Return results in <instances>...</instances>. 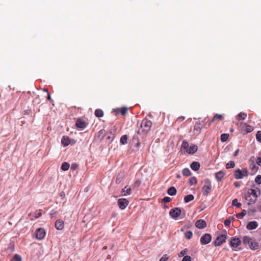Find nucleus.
<instances>
[{"instance_id":"nucleus-29","label":"nucleus","mask_w":261,"mask_h":261,"mask_svg":"<svg viewBox=\"0 0 261 261\" xmlns=\"http://www.w3.org/2000/svg\"><path fill=\"white\" fill-rule=\"evenodd\" d=\"M94 114L97 117H101L103 116V112L101 109H96Z\"/></svg>"},{"instance_id":"nucleus-17","label":"nucleus","mask_w":261,"mask_h":261,"mask_svg":"<svg viewBox=\"0 0 261 261\" xmlns=\"http://www.w3.org/2000/svg\"><path fill=\"white\" fill-rule=\"evenodd\" d=\"M198 147L197 145H193L189 147L188 149L186 150V152L189 154H193L197 151Z\"/></svg>"},{"instance_id":"nucleus-25","label":"nucleus","mask_w":261,"mask_h":261,"mask_svg":"<svg viewBox=\"0 0 261 261\" xmlns=\"http://www.w3.org/2000/svg\"><path fill=\"white\" fill-rule=\"evenodd\" d=\"M176 189L174 187H170L167 191V193L171 196L175 195L176 194Z\"/></svg>"},{"instance_id":"nucleus-4","label":"nucleus","mask_w":261,"mask_h":261,"mask_svg":"<svg viewBox=\"0 0 261 261\" xmlns=\"http://www.w3.org/2000/svg\"><path fill=\"white\" fill-rule=\"evenodd\" d=\"M212 240V236L210 234L205 233L200 238V243L202 245L208 244Z\"/></svg>"},{"instance_id":"nucleus-64","label":"nucleus","mask_w":261,"mask_h":261,"mask_svg":"<svg viewBox=\"0 0 261 261\" xmlns=\"http://www.w3.org/2000/svg\"><path fill=\"white\" fill-rule=\"evenodd\" d=\"M229 218H230V220H233L234 219V218H233V217H230Z\"/></svg>"},{"instance_id":"nucleus-5","label":"nucleus","mask_w":261,"mask_h":261,"mask_svg":"<svg viewBox=\"0 0 261 261\" xmlns=\"http://www.w3.org/2000/svg\"><path fill=\"white\" fill-rule=\"evenodd\" d=\"M226 239V236L225 235H221L218 236L215 241H214V245L216 246H219L221 245L224 242H225V240Z\"/></svg>"},{"instance_id":"nucleus-14","label":"nucleus","mask_w":261,"mask_h":261,"mask_svg":"<svg viewBox=\"0 0 261 261\" xmlns=\"http://www.w3.org/2000/svg\"><path fill=\"white\" fill-rule=\"evenodd\" d=\"M258 223L256 221L249 222L246 226V228L248 230H252L257 228Z\"/></svg>"},{"instance_id":"nucleus-1","label":"nucleus","mask_w":261,"mask_h":261,"mask_svg":"<svg viewBox=\"0 0 261 261\" xmlns=\"http://www.w3.org/2000/svg\"><path fill=\"white\" fill-rule=\"evenodd\" d=\"M152 122L147 119H144L142 121L141 123L140 128L142 129V132L144 134L147 133L150 129L152 126Z\"/></svg>"},{"instance_id":"nucleus-31","label":"nucleus","mask_w":261,"mask_h":261,"mask_svg":"<svg viewBox=\"0 0 261 261\" xmlns=\"http://www.w3.org/2000/svg\"><path fill=\"white\" fill-rule=\"evenodd\" d=\"M252 240V239H250L248 236H244L243 238V242L245 245L248 244L249 246V244H250V242Z\"/></svg>"},{"instance_id":"nucleus-63","label":"nucleus","mask_w":261,"mask_h":261,"mask_svg":"<svg viewBox=\"0 0 261 261\" xmlns=\"http://www.w3.org/2000/svg\"><path fill=\"white\" fill-rule=\"evenodd\" d=\"M137 134H141V131H140V129L138 130V132H137Z\"/></svg>"},{"instance_id":"nucleus-18","label":"nucleus","mask_w":261,"mask_h":261,"mask_svg":"<svg viewBox=\"0 0 261 261\" xmlns=\"http://www.w3.org/2000/svg\"><path fill=\"white\" fill-rule=\"evenodd\" d=\"M61 143L64 146H68L70 143L69 138L66 136H64L61 139Z\"/></svg>"},{"instance_id":"nucleus-23","label":"nucleus","mask_w":261,"mask_h":261,"mask_svg":"<svg viewBox=\"0 0 261 261\" xmlns=\"http://www.w3.org/2000/svg\"><path fill=\"white\" fill-rule=\"evenodd\" d=\"M42 216V213L39 212L34 214H30L29 216L31 220H33L40 217Z\"/></svg>"},{"instance_id":"nucleus-53","label":"nucleus","mask_w":261,"mask_h":261,"mask_svg":"<svg viewBox=\"0 0 261 261\" xmlns=\"http://www.w3.org/2000/svg\"><path fill=\"white\" fill-rule=\"evenodd\" d=\"M242 172H243V174L244 176H248V171H247V169H246V168L243 169V170L242 171Z\"/></svg>"},{"instance_id":"nucleus-20","label":"nucleus","mask_w":261,"mask_h":261,"mask_svg":"<svg viewBox=\"0 0 261 261\" xmlns=\"http://www.w3.org/2000/svg\"><path fill=\"white\" fill-rule=\"evenodd\" d=\"M234 177L236 179H242L244 177L243 172L240 169L236 170L234 173Z\"/></svg>"},{"instance_id":"nucleus-55","label":"nucleus","mask_w":261,"mask_h":261,"mask_svg":"<svg viewBox=\"0 0 261 261\" xmlns=\"http://www.w3.org/2000/svg\"><path fill=\"white\" fill-rule=\"evenodd\" d=\"M44 91H46L47 92V99L49 100H51V96H50V94L49 93V92L48 91V90L47 89H44Z\"/></svg>"},{"instance_id":"nucleus-49","label":"nucleus","mask_w":261,"mask_h":261,"mask_svg":"<svg viewBox=\"0 0 261 261\" xmlns=\"http://www.w3.org/2000/svg\"><path fill=\"white\" fill-rule=\"evenodd\" d=\"M141 184V180H137L135 182V183H134V187H135V188H138V187H139L140 186Z\"/></svg>"},{"instance_id":"nucleus-45","label":"nucleus","mask_w":261,"mask_h":261,"mask_svg":"<svg viewBox=\"0 0 261 261\" xmlns=\"http://www.w3.org/2000/svg\"><path fill=\"white\" fill-rule=\"evenodd\" d=\"M256 140L261 143V131H258L256 134Z\"/></svg>"},{"instance_id":"nucleus-35","label":"nucleus","mask_w":261,"mask_h":261,"mask_svg":"<svg viewBox=\"0 0 261 261\" xmlns=\"http://www.w3.org/2000/svg\"><path fill=\"white\" fill-rule=\"evenodd\" d=\"M127 139L128 137L126 135H123L120 138V142L123 145L126 144L127 143Z\"/></svg>"},{"instance_id":"nucleus-43","label":"nucleus","mask_w":261,"mask_h":261,"mask_svg":"<svg viewBox=\"0 0 261 261\" xmlns=\"http://www.w3.org/2000/svg\"><path fill=\"white\" fill-rule=\"evenodd\" d=\"M246 214V211L243 210L241 213L237 214V217L239 219H242Z\"/></svg>"},{"instance_id":"nucleus-2","label":"nucleus","mask_w":261,"mask_h":261,"mask_svg":"<svg viewBox=\"0 0 261 261\" xmlns=\"http://www.w3.org/2000/svg\"><path fill=\"white\" fill-rule=\"evenodd\" d=\"M204 183L206 184L202 188V192L203 195H207L212 189V184L210 180L208 178L204 180Z\"/></svg>"},{"instance_id":"nucleus-27","label":"nucleus","mask_w":261,"mask_h":261,"mask_svg":"<svg viewBox=\"0 0 261 261\" xmlns=\"http://www.w3.org/2000/svg\"><path fill=\"white\" fill-rule=\"evenodd\" d=\"M122 193H123V195L125 196L130 195L132 193V190L130 188H128L127 186H125L122 190Z\"/></svg>"},{"instance_id":"nucleus-41","label":"nucleus","mask_w":261,"mask_h":261,"mask_svg":"<svg viewBox=\"0 0 261 261\" xmlns=\"http://www.w3.org/2000/svg\"><path fill=\"white\" fill-rule=\"evenodd\" d=\"M21 257L19 255L15 254L11 259V261H21Z\"/></svg>"},{"instance_id":"nucleus-22","label":"nucleus","mask_w":261,"mask_h":261,"mask_svg":"<svg viewBox=\"0 0 261 261\" xmlns=\"http://www.w3.org/2000/svg\"><path fill=\"white\" fill-rule=\"evenodd\" d=\"M225 173L223 171H220L215 174V177L218 181H220L224 176Z\"/></svg>"},{"instance_id":"nucleus-9","label":"nucleus","mask_w":261,"mask_h":261,"mask_svg":"<svg viewBox=\"0 0 261 261\" xmlns=\"http://www.w3.org/2000/svg\"><path fill=\"white\" fill-rule=\"evenodd\" d=\"M180 214L181 210L178 207H175L171 209L169 213L170 215L174 218L179 217L180 215Z\"/></svg>"},{"instance_id":"nucleus-36","label":"nucleus","mask_w":261,"mask_h":261,"mask_svg":"<svg viewBox=\"0 0 261 261\" xmlns=\"http://www.w3.org/2000/svg\"><path fill=\"white\" fill-rule=\"evenodd\" d=\"M223 117H222V115H220V114H216L213 119L209 123V124L208 125H210L211 123V122H214L215 120H216L217 119H220V120H221L222 119Z\"/></svg>"},{"instance_id":"nucleus-46","label":"nucleus","mask_w":261,"mask_h":261,"mask_svg":"<svg viewBox=\"0 0 261 261\" xmlns=\"http://www.w3.org/2000/svg\"><path fill=\"white\" fill-rule=\"evenodd\" d=\"M255 181L258 184H261V175H258L255 178Z\"/></svg>"},{"instance_id":"nucleus-28","label":"nucleus","mask_w":261,"mask_h":261,"mask_svg":"<svg viewBox=\"0 0 261 261\" xmlns=\"http://www.w3.org/2000/svg\"><path fill=\"white\" fill-rule=\"evenodd\" d=\"M247 117V114L243 112H240L237 116L238 120H244Z\"/></svg>"},{"instance_id":"nucleus-48","label":"nucleus","mask_w":261,"mask_h":261,"mask_svg":"<svg viewBox=\"0 0 261 261\" xmlns=\"http://www.w3.org/2000/svg\"><path fill=\"white\" fill-rule=\"evenodd\" d=\"M169 258L167 254H164L160 259L159 261H167Z\"/></svg>"},{"instance_id":"nucleus-59","label":"nucleus","mask_w":261,"mask_h":261,"mask_svg":"<svg viewBox=\"0 0 261 261\" xmlns=\"http://www.w3.org/2000/svg\"><path fill=\"white\" fill-rule=\"evenodd\" d=\"M234 186H235V187H240V185L239 182H235L234 183Z\"/></svg>"},{"instance_id":"nucleus-60","label":"nucleus","mask_w":261,"mask_h":261,"mask_svg":"<svg viewBox=\"0 0 261 261\" xmlns=\"http://www.w3.org/2000/svg\"><path fill=\"white\" fill-rule=\"evenodd\" d=\"M104 132H105V130H103V129H101V130H100L98 132V133L99 134V135H103V134Z\"/></svg>"},{"instance_id":"nucleus-33","label":"nucleus","mask_w":261,"mask_h":261,"mask_svg":"<svg viewBox=\"0 0 261 261\" xmlns=\"http://www.w3.org/2000/svg\"><path fill=\"white\" fill-rule=\"evenodd\" d=\"M194 198V197L193 195L190 194L187 196H186L184 198L185 202L188 203L192 200H193Z\"/></svg>"},{"instance_id":"nucleus-32","label":"nucleus","mask_w":261,"mask_h":261,"mask_svg":"<svg viewBox=\"0 0 261 261\" xmlns=\"http://www.w3.org/2000/svg\"><path fill=\"white\" fill-rule=\"evenodd\" d=\"M188 148H189L188 142L187 141H184L181 144V149L184 150L186 152V150L188 149Z\"/></svg>"},{"instance_id":"nucleus-8","label":"nucleus","mask_w":261,"mask_h":261,"mask_svg":"<svg viewBox=\"0 0 261 261\" xmlns=\"http://www.w3.org/2000/svg\"><path fill=\"white\" fill-rule=\"evenodd\" d=\"M45 231L43 228H39L36 230V237L38 240L43 239L45 236Z\"/></svg>"},{"instance_id":"nucleus-7","label":"nucleus","mask_w":261,"mask_h":261,"mask_svg":"<svg viewBox=\"0 0 261 261\" xmlns=\"http://www.w3.org/2000/svg\"><path fill=\"white\" fill-rule=\"evenodd\" d=\"M129 201L125 198H120L118 200V205L121 210H124L128 205Z\"/></svg>"},{"instance_id":"nucleus-19","label":"nucleus","mask_w":261,"mask_h":261,"mask_svg":"<svg viewBox=\"0 0 261 261\" xmlns=\"http://www.w3.org/2000/svg\"><path fill=\"white\" fill-rule=\"evenodd\" d=\"M200 167V163L198 162H193L190 165L191 168L195 171H198Z\"/></svg>"},{"instance_id":"nucleus-40","label":"nucleus","mask_w":261,"mask_h":261,"mask_svg":"<svg viewBox=\"0 0 261 261\" xmlns=\"http://www.w3.org/2000/svg\"><path fill=\"white\" fill-rule=\"evenodd\" d=\"M232 205L233 206H237L238 207H241L242 204L240 202H238L237 199H234L232 201Z\"/></svg>"},{"instance_id":"nucleus-30","label":"nucleus","mask_w":261,"mask_h":261,"mask_svg":"<svg viewBox=\"0 0 261 261\" xmlns=\"http://www.w3.org/2000/svg\"><path fill=\"white\" fill-rule=\"evenodd\" d=\"M182 174L184 176H189L191 175V172L189 168H184L182 171Z\"/></svg>"},{"instance_id":"nucleus-26","label":"nucleus","mask_w":261,"mask_h":261,"mask_svg":"<svg viewBox=\"0 0 261 261\" xmlns=\"http://www.w3.org/2000/svg\"><path fill=\"white\" fill-rule=\"evenodd\" d=\"M128 109L126 107H122L119 109L115 110V111L118 113H120L122 115H125L127 112Z\"/></svg>"},{"instance_id":"nucleus-12","label":"nucleus","mask_w":261,"mask_h":261,"mask_svg":"<svg viewBox=\"0 0 261 261\" xmlns=\"http://www.w3.org/2000/svg\"><path fill=\"white\" fill-rule=\"evenodd\" d=\"M87 123L85 121L81 120V119H78L75 123V126L77 127L82 129L85 128L87 126Z\"/></svg>"},{"instance_id":"nucleus-15","label":"nucleus","mask_w":261,"mask_h":261,"mask_svg":"<svg viewBox=\"0 0 261 261\" xmlns=\"http://www.w3.org/2000/svg\"><path fill=\"white\" fill-rule=\"evenodd\" d=\"M64 222L61 219L57 220L55 224V226L56 228L58 230L63 229L64 228Z\"/></svg>"},{"instance_id":"nucleus-50","label":"nucleus","mask_w":261,"mask_h":261,"mask_svg":"<svg viewBox=\"0 0 261 261\" xmlns=\"http://www.w3.org/2000/svg\"><path fill=\"white\" fill-rule=\"evenodd\" d=\"M230 223H231V220L230 219V218L226 219L224 222L225 225L226 226H229L230 225Z\"/></svg>"},{"instance_id":"nucleus-56","label":"nucleus","mask_w":261,"mask_h":261,"mask_svg":"<svg viewBox=\"0 0 261 261\" xmlns=\"http://www.w3.org/2000/svg\"><path fill=\"white\" fill-rule=\"evenodd\" d=\"M184 119H185V117H178L176 121H178V122H180L182 121Z\"/></svg>"},{"instance_id":"nucleus-34","label":"nucleus","mask_w":261,"mask_h":261,"mask_svg":"<svg viewBox=\"0 0 261 261\" xmlns=\"http://www.w3.org/2000/svg\"><path fill=\"white\" fill-rule=\"evenodd\" d=\"M70 167V164L67 162H64L61 166V169L63 171H67Z\"/></svg>"},{"instance_id":"nucleus-52","label":"nucleus","mask_w":261,"mask_h":261,"mask_svg":"<svg viewBox=\"0 0 261 261\" xmlns=\"http://www.w3.org/2000/svg\"><path fill=\"white\" fill-rule=\"evenodd\" d=\"M170 200H171V198L169 197H168V196L165 197L163 199V201L164 202H165V203L169 202L170 201Z\"/></svg>"},{"instance_id":"nucleus-38","label":"nucleus","mask_w":261,"mask_h":261,"mask_svg":"<svg viewBox=\"0 0 261 261\" xmlns=\"http://www.w3.org/2000/svg\"><path fill=\"white\" fill-rule=\"evenodd\" d=\"M229 137V135L227 134H222L221 135V141L222 142L226 141Z\"/></svg>"},{"instance_id":"nucleus-44","label":"nucleus","mask_w":261,"mask_h":261,"mask_svg":"<svg viewBox=\"0 0 261 261\" xmlns=\"http://www.w3.org/2000/svg\"><path fill=\"white\" fill-rule=\"evenodd\" d=\"M185 236L187 239L189 240L192 238L193 233L191 231H188L185 233Z\"/></svg>"},{"instance_id":"nucleus-47","label":"nucleus","mask_w":261,"mask_h":261,"mask_svg":"<svg viewBox=\"0 0 261 261\" xmlns=\"http://www.w3.org/2000/svg\"><path fill=\"white\" fill-rule=\"evenodd\" d=\"M187 252H188V250L187 249H185L181 250L179 254V257L184 256L186 254H187Z\"/></svg>"},{"instance_id":"nucleus-6","label":"nucleus","mask_w":261,"mask_h":261,"mask_svg":"<svg viewBox=\"0 0 261 261\" xmlns=\"http://www.w3.org/2000/svg\"><path fill=\"white\" fill-rule=\"evenodd\" d=\"M240 126L241 127L242 131H244L246 133H251L253 130L254 129L253 126L242 122L240 123Z\"/></svg>"},{"instance_id":"nucleus-62","label":"nucleus","mask_w":261,"mask_h":261,"mask_svg":"<svg viewBox=\"0 0 261 261\" xmlns=\"http://www.w3.org/2000/svg\"><path fill=\"white\" fill-rule=\"evenodd\" d=\"M176 177L178 178H180V175L179 174H177L176 175Z\"/></svg>"},{"instance_id":"nucleus-51","label":"nucleus","mask_w":261,"mask_h":261,"mask_svg":"<svg viewBox=\"0 0 261 261\" xmlns=\"http://www.w3.org/2000/svg\"><path fill=\"white\" fill-rule=\"evenodd\" d=\"M182 261H191V257L190 256H184Z\"/></svg>"},{"instance_id":"nucleus-13","label":"nucleus","mask_w":261,"mask_h":261,"mask_svg":"<svg viewBox=\"0 0 261 261\" xmlns=\"http://www.w3.org/2000/svg\"><path fill=\"white\" fill-rule=\"evenodd\" d=\"M195 226L196 227L199 229H202L206 226V223L203 220L200 219L197 220L195 223Z\"/></svg>"},{"instance_id":"nucleus-42","label":"nucleus","mask_w":261,"mask_h":261,"mask_svg":"<svg viewBox=\"0 0 261 261\" xmlns=\"http://www.w3.org/2000/svg\"><path fill=\"white\" fill-rule=\"evenodd\" d=\"M197 182V180L196 178L194 176L189 179V183L191 185H193L196 184Z\"/></svg>"},{"instance_id":"nucleus-21","label":"nucleus","mask_w":261,"mask_h":261,"mask_svg":"<svg viewBox=\"0 0 261 261\" xmlns=\"http://www.w3.org/2000/svg\"><path fill=\"white\" fill-rule=\"evenodd\" d=\"M250 191V192L248 193V194L253 197V199L251 202H256L257 197V191L255 189H251Z\"/></svg>"},{"instance_id":"nucleus-10","label":"nucleus","mask_w":261,"mask_h":261,"mask_svg":"<svg viewBox=\"0 0 261 261\" xmlns=\"http://www.w3.org/2000/svg\"><path fill=\"white\" fill-rule=\"evenodd\" d=\"M241 244V241L239 238H232L230 242V245L232 248H237Z\"/></svg>"},{"instance_id":"nucleus-57","label":"nucleus","mask_w":261,"mask_h":261,"mask_svg":"<svg viewBox=\"0 0 261 261\" xmlns=\"http://www.w3.org/2000/svg\"><path fill=\"white\" fill-rule=\"evenodd\" d=\"M77 167V165L76 164H73L71 165V169L72 170H75Z\"/></svg>"},{"instance_id":"nucleus-58","label":"nucleus","mask_w":261,"mask_h":261,"mask_svg":"<svg viewBox=\"0 0 261 261\" xmlns=\"http://www.w3.org/2000/svg\"><path fill=\"white\" fill-rule=\"evenodd\" d=\"M239 152V149H237V150H236V151L234 152V156H237V155H238V154Z\"/></svg>"},{"instance_id":"nucleus-54","label":"nucleus","mask_w":261,"mask_h":261,"mask_svg":"<svg viewBox=\"0 0 261 261\" xmlns=\"http://www.w3.org/2000/svg\"><path fill=\"white\" fill-rule=\"evenodd\" d=\"M256 163L258 165L261 166V157H258L257 158Z\"/></svg>"},{"instance_id":"nucleus-61","label":"nucleus","mask_w":261,"mask_h":261,"mask_svg":"<svg viewBox=\"0 0 261 261\" xmlns=\"http://www.w3.org/2000/svg\"><path fill=\"white\" fill-rule=\"evenodd\" d=\"M121 180L118 178H117L116 179V182L117 184H119Z\"/></svg>"},{"instance_id":"nucleus-11","label":"nucleus","mask_w":261,"mask_h":261,"mask_svg":"<svg viewBox=\"0 0 261 261\" xmlns=\"http://www.w3.org/2000/svg\"><path fill=\"white\" fill-rule=\"evenodd\" d=\"M254 156H251L249 160V162L250 163V168L251 171L254 172H256L258 168L256 167L254 164Z\"/></svg>"},{"instance_id":"nucleus-37","label":"nucleus","mask_w":261,"mask_h":261,"mask_svg":"<svg viewBox=\"0 0 261 261\" xmlns=\"http://www.w3.org/2000/svg\"><path fill=\"white\" fill-rule=\"evenodd\" d=\"M252 199H253V197L251 196V195H250L249 194H248V195L246 196V200L248 201V204H249V205L253 204L255 202H251Z\"/></svg>"},{"instance_id":"nucleus-16","label":"nucleus","mask_w":261,"mask_h":261,"mask_svg":"<svg viewBox=\"0 0 261 261\" xmlns=\"http://www.w3.org/2000/svg\"><path fill=\"white\" fill-rule=\"evenodd\" d=\"M259 247V243L254 240H252L249 244V247L253 250H257Z\"/></svg>"},{"instance_id":"nucleus-24","label":"nucleus","mask_w":261,"mask_h":261,"mask_svg":"<svg viewBox=\"0 0 261 261\" xmlns=\"http://www.w3.org/2000/svg\"><path fill=\"white\" fill-rule=\"evenodd\" d=\"M132 141L135 144V146L136 147H139L141 144H140L139 139V137L138 136L134 135Z\"/></svg>"},{"instance_id":"nucleus-39","label":"nucleus","mask_w":261,"mask_h":261,"mask_svg":"<svg viewBox=\"0 0 261 261\" xmlns=\"http://www.w3.org/2000/svg\"><path fill=\"white\" fill-rule=\"evenodd\" d=\"M235 166V163L233 161H230L226 165V169L232 168Z\"/></svg>"},{"instance_id":"nucleus-3","label":"nucleus","mask_w":261,"mask_h":261,"mask_svg":"<svg viewBox=\"0 0 261 261\" xmlns=\"http://www.w3.org/2000/svg\"><path fill=\"white\" fill-rule=\"evenodd\" d=\"M203 127V124L202 123L200 122L199 121L196 122L194 126L193 133L196 135H199Z\"/></svg>"}]
</instances>
